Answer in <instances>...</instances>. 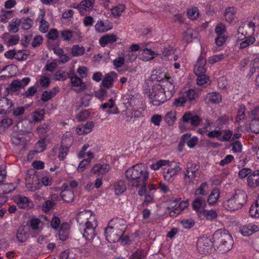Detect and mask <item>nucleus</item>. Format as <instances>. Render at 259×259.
Returning <instances> with one entry per match:
<instances>
[{"label": "nucleus", "instance_id": "obj_1", "mask_svg": "<svg viewBox=\"0 0 259 259\" xmlns=\"http://www.w3.org/2000/svg\"><path fill=\"white\" fill-rule=\"evenodd\" d=\"M78 229L85 240L91 241L96 236L95 229L98 225L96 215L90 210L79 212L76 216Z\"/></svg>", "mask_w": 259, "mask_h": 259}, {"label": "nucleus", "instance_id": "obj_2", "mask_svg": "<svg viewBox=\"0 0 259 259\" xmlns=\"http://www.w3.org/2000/svg\"><path fill=\"white\" fill-rule=\"evenodd\" d=\"M145 92L154 106H159L166 101L165 89L158 82H149L145 87Z\"/></svg>", "mask_w": 259, "mask_h": 259}, {"label": "nucleus", "instance_id": "obj_3", "mask_svg": "<svg viewBox=\"0 0 259 259\" xmlns=\"http://www.w3.org/2000/svg\"><path fill=\"white\" fill-rule=\"evenodd\" d=\"M214 246L219 251L225 253L230 250L234 244L232 235L228 230L218 229L215 231L212 237Z\"/></svg>", "mask_w": 259, "mask_h": 259}, {"label": "nucleus", "instance_id": "obj_4", "mask_svg": "<svg viewBox=\"0 0 259 259\" xmlns=\"http://www.w3.org/2000/svg\"><path fill=\"white\" fill-rule=\"evenodd\" d=\"M125 176L128 180L131 181L133 187H139V183L147 181L149 177V172L146 166L142 163L138 164L128 168Z\"/></svg>", "mask_w": 259, "mask_h": 259}, {"label": "nucleus", "instance_id": "obj_5", "mask_svg": "<svg viewBox=\"0 0 259 259\" xmlns=\"http://www.w3.org/2000/svg\"><path fill=\"white\" fill-rule=\"evenodd\" d=\"M248 197L246 193L241 190H237L230 197L224 201V206L226 209L234 212L239 210L246 203Z\"/></svg>", "mask_w": 259, "mask_h": 259}, {"label": "nucleus", "instance_id": "obj_6", "mask_svg": "<svg viewBox=\"0 0 259 259\" xmlns=\"http://www.w3.org/2000/svg\"><path fill=\"white\" fill-rule=\"evenodd\" d=\"M117 221V218L113 219L109 222L108 226L105 229V236L109 242H117L123 237L125 228L118 229V226L115 225Z\"/></svg>", "mask_w": 259, "mask_h": 259}, {"label": "nucleus", "instance_id": "obj_7", "mask_svg": "<svg viewBox=\"0 0 259 259\" xmlns=\"http://www.w3.org/2000/svg\"><path fill=\"white\" fill-rule=\"evenodd\" d=\"M167 166L168 167L165 168L163 172V177L164 180L169 183H172L181 170V167L179 166V163L170 161Z\"/></svg>", "mask_w": 259, "mask_h": 259}, {"label": "nucleus", "instance_id": "obj_8", "mask_svg": "<svg viewBox=\"0 0 259 259\" xmlns=\"http://www.w3.org/2000/svg\"><path fill=\"white\" fill-rule=\"evenodd\" d=\"M212 245H214L213 241L207 237H201L198 239L197 242V248L198 252L202 254H207L211 250Z\"/></svg>", "mask_w": 259, "mask_h": 259}, {"label": "nucleus", "instance_id": "obj_9", "mask_svg": "<svg viewBox=\"0 0 259 259\" xmlns=\"http://www.w3.org/2000/svg\"><path fill=\"white\" fill-rule=\"evenodd\" d=\"M256 26L252 21H247L242 23L237 29L238 35L246 36L247 35H254Z\"/></svg>", "mask_w": 259, "mask_h": 259}, {"label": "nucleus", "instance_id": "obj_10", "mask_svg": "<svg viewBox=\"0 0 259 259\" xmlns=\"http://www.w3.org/2000/svg\"><path fill=\"white\" fill-rule=\"evenodd\" d=\"M206 206L204 198L201 196H196L192 202V207L198 214H201Z\"/></svg>", "mask_w": 259, "mask_h": 259}, {"label": "nucleus", "instance_id": "obj_11", "mask_svg": "<svg viewBox=\"0 0 259 259\" xmlns=\"http://www.w3.org/2000/svg\"><path fill=\"white\" fill-rule=\"evenodd\" d=\"M14 201L18 206L22 209H29L32 207L33 203L29 198L21 195H17L14 198Z\"/></svg>", "mask_w": 259, "mask_h": 259}, {"label": "nucleus", "instance_id": "obj_12", "mask_svg": "<svg viewBox=\"0 0 259 259\" xmlns=\"http://www.w3.org/2000/svg\"><path fill=\"white\" fill-rule=\"evenodd\" d=\"M113 27L112 23L108 19H99L95 25L97 32L102 33L111 30Z\"/></svg>", "mask_w": 259, "mask_h": 259}, {"label": "nucleus", "instance_id": "obj_13", "mask_svg": "<svg viewBox=\"0 0 259 259\" xmlns=\"http://www.w3.org/2000/svg\"><path fill=\"white\" fill-rule=\"evenodd\" d=\"M111 167L109 164L97 163L91 169V172L98 177H103L110 170Z\"/></svg>", "mask_w": 259, "mask_h": 259}, {"label": "nucleus", "instance_id": "obj_14", "mask_svg": "<svg viewBox=\"0 0 259 259\" xmlns=\"http://www.w3.org/2000/svg\"><path fill=\"white\" fill-rule=\"evenodd\" d=\"M182 120L184 123H190L191 125L194 126H198L202 121L199 116L193 115L190 112H186L183 115Z\"/></svg>", "mask_w": 259, "mask_h": 259}, {"label": "nucleus", "instance_id": "obj_15", "mask_svg": "<svg viewBox=\"0 0 259 259\" xmlns=\"http://www.w3.org/2000/svg\"><path fill=\"white\" fill-rule=\"evenodd\" d=\"M164 83L162 84L163 88L165 89L166 96L167 100H169L175 94L176 92L175 85L172 78L169 77L167 79L165 80L163 82Z\"/></svg>", "mask_w": 259, "mask_h": 259}, {"label": "nucleus", "instance_id": "obj_16", "mask_svg": "<svg viewBox=\"0 0 259 259\" xmlns=\"http://www.w3.org/2000/svg\"><path fill=\"white\" fill-rule=\"evenodd\" d=\"M258 230V226L251 223L241 226L239 228V232L244 236H249Z\"/></svg>", "mask_w": 259, "mask_h": 259}, {"label": "nucleus", "instance_id": "obj_17", "mask_svg": "<svg viewBox=\"0 0 259 259\" xmlns=\"http://www.w3.org/2000/svg\"><path fill=\"white\" fill-rule=\"evenodd\" d=\"M238 40L241 41L239 44V49H244L253 45L256 41V39L254 36L252 35H247L246 36H243V37L239 35Z\"/></svg>", "mask_w": 259, "mask_h": 259}, {"label": "nucleus", "instance_id": "obj_18", "mask_svg": "<svg viewBox=\"0 0 259 259\" xmlns=\"http://www.w3.org/2000/svg\"><path fill=\"white\" fill-rule=\"evenodd\" d=\"M118 39L117 35L114 34H107L101 36L99 40L100 45L102 47L116 42Z\"/></svg>", "mask_w": 259, "mask_h": 259}, {"label": "nucleus", "instance_id": "obj_19", "mask_svg": "<svg viewBox=\"0 0 259 259\" xmlns=\"http://www.w3.org/2000/svg\"><path fill=\"white\" fill-rule=\"evenodd\" d=\"M206 60L202 55L198 58L196 64L194 67V72L196 74L200 73H205L206 72Z\"/></svg>", "mask_w": 259, "mask_h": 259}, {"label": "nucleus", "instance_id": "obj_20", "mask_svg": "<svg viewBox=\"0 0 259 259\" xmlns=\"http://www.w3.org/2000/svg\"><path fill=\"white\" fill-rule=\"evenodd\" d=\"M13 105L12 101L7 98L0 99V114H6L9 112Z\"/></svg>", "mask_w": 259, "mask_h": 259}, {"label": "nucleus", "instance_id": "obj_21", "mask_svg": "<svg viewBox=\"0 0 259 259\" xmlns=\"http://www.w3.org/2000/svg\"><path fill=\"white\" fill-rule=\"evenodd\" d=\"M204 100L207 103L219 104L222 100V96L219 93L213 92L208 93Z\"/></svg>", "mask_w": 259, "mask_h": 259}, {"label": "nucleus", "instance_id": "obj_22", "mask_svg": "<svg viewBox=\"0 0 259 259\" xmlns=\"http://www.w3.org/2000/svg\"><path fill=\"white\" fill-rule=\"evenodd\" d=\"M247 184L251 188L259 187V170L254 171L248 176Z\"/></svg>", "mask_w": 259, "mask_h": 259}, {"label": "nucleus", "instance_id": "obj_23", "mask_svg": "<svg viewBox=\"0 0 259 259\" xmlns=\"http://www.w3.org/2000/svg\"><path fill=\"white\" fill-rule=\"evenodd\" d=\"M95 125L93 121H88L85 124L80 125L76 128V133L82 135L90 133Z\"/></svg>", "mask_w": 259, "mask_h": 259}, {"label": "nucleus", "instance_id": "obj_24", "mask_svg": "<svg viewBox=\"0 0 259 259\" xmlns=\"http://www.w3.org/2000/svg\"><path fill=\"white\" fill-rule=\"evenodd\" d=\"M29 233L27 229L25 226L19 227L16 233V238L20 242H24L29 237Z\"/></svg>", "mask_w": 259, "mask_h": 259}, {"label": "nucleus", "instance_id": "obj_25", "mask_svg": "<svg viewBox=\"0 0 259 259\" xmlns=\"http://www.w3.org/2000/svg\"><path fill=\"white\" fill-rule=\"evenodd\" d=\"M71 83L73 87L78 88V89L75 90L77 93L82 92L87 89L86 84L78 76H75L72 77L71 78Z\"/></svg>", "mask_w": 259, "mask_h": 259}, {"label": "nucleus", "instance_id": "obj_26", "mask_svg": "<svg viewBox=\"0 0 259 259\" xmlns=\"http://www.w3.org/2000/svg\"><path fill=\"white\" fill-rule=\"evenodd\" d=\"M101 108L103 110L109 109V110L107 111L109 114H118L119 113V110L117 107H115V102L112 98H110L108 102L102 104Z\"/></svg>", "mask_w": 259, "mask_h": 259}, {"label": "nucleus", "instance_id": "obj_27", "mask_svg": "<svg viewBox=\"0 0 259 259\" xmlns=\"http://www.w3.org/2000/svg\"><path fill=\"white\" fill-rule=\"evenodd\" d=\"M220 196V190L218 188L212 189L207 199L209 205L212 206L218 202Z\"/></svg>", "mask_w": 259, "mask_h": 259}, {"label": "nucleus", "instance_id": "obj_28", "mask_svg": "<svg viewBox=\"0 0 259 259\" xmlns=\"http://www.w3.org/2000/svg\"><path fill=\"white\" fill-rule=\"evenodd\" d=\"M65 63L64 58L61 59H55L52 62L47 61L45 69L49 72H52L57 68L58 64Z\"/></svg>", "mask_w": 259, "mask_h": 259}, {"label": "nucleus", "instance_id": "obj_29", "mask_svg": "<svg viewBox=\"0 0 259 259\" xmlns=\"http://www.w3.org/2000/svg\"><path fill=\"white\" fill-rule=\"evenodd\" d=\"M187 101L191 102L198 97V92L194 89H189L182 94Z\"/></svg>", "mask_w": 259, "mask_h": 259}, {"label": "nucleus", "instance_id": "obj_30", "mask_svg": "<svg viewBox=\"0 0 259 259\" xmlns=\"http://www.w3.org/2000/svg\"><path fill=\"white\" fill-rule=\"evenodd\" d=\"M236 13V8L234 7L227 8L224 15L226 20L229 23L232 22L235 18Z\"/></svg>", "mask_w": 259, "mask_h": 259}, {"label": "nucleus", "instance_id": "obj_31", "mask_svg": "<svg viewBox=\"0 0 259 259\" xmlns=\"http://www.w3.org/2000/svg\"><path fill=\"white\" fill-rule=\"evenodd\" d=\"M156 53L155 52L153 51L151 49L146 48L143 50L141 54V59L143 61H148L153 59Z\"/></svg>", "mask_w": 259, "mask_h": 259}, {"label": "nucleus", "instance_id": "obj_32", "mask_svg": "<svg viewBox=\"0 0 259 259\" xmlns=\"http://www.w3.org/2000/svg\"><path fill=\"white\" fill-rule=\"evenodd\" d=\"M170 76H167L165 73H160L158 71H156L155 74L152 75V81L150 82H158L161 84L164 83L163 82L165 80L167 79Z\"/></svg>", "mask_w": 259, "mask_h": 259}, {"label": "nucleus", "instance_id": "obj_33", "mask_svg": "<svg viewBox=\"0 0 259 259\" xmlns=\"http://www.w3.org/2000/svg\"><path fill=\"white\" fill-rule=\"evenodd\" d=\"M112 73H114V72H112L111 73L106 74L103 79L101 84L104 88L109 89L113 86L114 80L113 76L111 74Z\"/></svg>", "mask_w": 259, "mask_h": 259}, {"label": "nucleus", "instance_id": "obj_34", "mask_svg": "<svg viewBox=\"0 0 259 259\" xmlns=\"http://www.w3.org/2000/svg\"><path fill=\"white\" fill-rule=\"evenodd\" d=\"M147 252L144 249H137L130 256L129 259H146Z\"/></svg>", "mask_w": 259, "mask_h": 259}, {"label": "nucleus", "instance_id": "obj_35", "mask_svg": "<svg viewBox=\"0 0 259 259\" xmlns=\"http://www.w3.org/2000/svg\"><path fill=\"white\" fill-rule=\"evenodd\" d=\"M198 174L194 172L190 171L189 174H187V171H185L184 174V181L186 184L190 185L193 183L196 178L198 177Z\"/></svg>", "mask_w": 259, "mask_h": 259}, {"label": "nucleus", "instance_id": "obj_36", "mask_svg": "<svg viewBox=\"0 0 259 259\" xmlns=\"http://www.w3.org/2000/svg\"><path fill=\"white\" fill-rule=\"evenodd\" d=\"M199 168L200 165L198 162H188L186 165V170L187 171V174H189L190 171H192L199 175Z\"/></svg>", "mask_w": 259, "mask_h": 259}, {"label": "nucleus", "instance_id": "obj_37", "mask_svg": "<svg viewBox=\"0 0 259 259\" xmlns=\"http://www.w3.org/2000/svg\"><path fill=\"white\" fill-rule=\"evenodd\" d=\"M170 163L169 160L160 159L150 165V167L152 170H157L164 166H167Z\"/></svg>", "mask_w": 259, "mask_h": 259}, {"label": "nucleus", "instance_id": "obj_38", "mask_svg": "<svg viewBox=\"0 0 259 259\" xmlns=\"http://www.w3.org/2000/svg\"><path fill=\"white\" fill-rule=\"evenodd\" d=\"M201 214H203L207 220L212 221L218 217V213L213 209H204Z\"/></svg>", "mask_w": 259, "mask_h": 259}, {"label": "nucleus", "instance_id": "obj_39", "mask_svg": "<svg viewBox=\"0 0 259 259\" xmlns=\"http://www.w3.org/2000/svg\"><path fill=\"white\" fill-rule=\"evenodd\" d=\"M115 192L116 195H120L125 191L126 187L123 181L120 180L115 184Z\"/></svg>", "mask_w": 259, "mask_h": 259}, {"label": "nucleus", "instance_id": "obj_40", "mask_svg": "<svg viewBox=\"0 0 259 259\" xmlns=\"http://www.w3.org/2000/svg\"><path fill=\"white\" fill-rule=\"evenodd\" d=\"M94 0H82L78 6V8L81 10H90L94 7Z\"/></svg>", "mask_w": 259, "mask_h": 259}, {"label": "nucleus", "instance_id": "obj_41", "mask_svg": "<svg viewBox=\"0 0 259 259\" xmlns=\"http://www.w3.org/2000/svg\"><path fill=\"white\" fill-rule=\"evenodd\" d=\"M197 77V84L199 86L205 87L207 84L208 77L205 73L196 74Z\"/></svg>", "mask_w": 259, "mask_h": 259}, {"label": "nucleus", "instance_id": "obj_42", "mask_svg": "<svg viewBox=\"0 0 259 259\" xmlns=\"http://www.w3.org/2000/svg\"><path fill=\"white\" fill-rule=\"evenodd\" d=\"M21 21L19 19L14 20L13 19L8 27V30L11 32L16 33L19 30V27L20 25Z\"/></svg>", "mask_w": 259, "mask_h": 259}, {"label": "nucleus", "instance_id": "obj_43", "mask_svg": "<svg viewBox=\"0 0 259 259\" xmlns=\"http://www.w3.org/2000/svg\"><path fill=\"white\" fill-rule=\"evenodd\" d=\"M13 123V120L10 118H6L0 121V133L4 132Z\"/></svg>", "mask_w": 259, "mask_h": 259}, {"label": "nucleus", "instance_id": "obj_44", "mask_svg": "<svg viewBox=\"0 0 259 259\" xmlns=\"http://www.w3.org/2000/svg\"><path fill=\"white\" fill-rule=\"evenodd\" d=\"M19 21H21L20 25H21L22 28L24 30L29 29L33 24L32 20L28 17L22 18L19 19Z\"/></svg>", "mask_w": 259, "mask_h": 259}, {"label": "nucleus", "instance_id": "obj_45", "mask_svg": "<svg viewBox=\"0 0 259 259\" xmlns=\"http://www.w3.org/2000/svg\"><path fill=\"white\" fill-rule=\"evenodd\" d=\"M245 106L243 104H241L238 107L236 118V120L237 122L240 123L244 119L245 117Z\"/></svg>", "mask_w": 259, "mask_h": 259}, {"label": "nucleus", "instance_id": "obj_46", "mask_svg": "<svg viewBox=\"0 0 259 259\" xmlns=\"http://www.w3.org/2000/svg\"><path fill=\"white\" fill-rule=\"evenodd\" d=\"M84 52L85 48L82 46L79 47L78 45H73L71 48V54L75 57L82 56Z\"/></svg>", "mask_w": 259, "mask_h": 259}, {"label": "nucleus", "instance_id": "obj_47", "mask_svg": "<svg viewBox=\"0 0 259 259\" xmlns=\"http://www.w3.org/2000/svg\"><path fill=\"white\" fill-rule=\"evenodd\" d=\"M2 14L0 15V21L4 23L8 22V20L13 16V11L10 10H2Z\"/></svg>", "mask_w": 259, "mask_h": 259}, {"label": "nucleus", "instance_id": "obj_48", "mask_svg": "<svg viewBox=\"0 0 259 259\" xmlns=\"http://www.w3.org/2000/svg\"><path fill=\"white\" fill-rule=\"evenodd\" d=\"M199 10L197 7H192L187 11L188 17L192 20L196 19L199 16Z\"/></svg>", "mask_w": 259, "mask_h": 259}, {"label": "nucleus", "instance_id": "obj_49", "mask_svg": "<svg viewBox=\"0 0 259 259\" xmlns=\"http://www.w3.org/2000/svg\"><path fill=\"white\" fill-rule=\"evenodd\" d=\"M125 10V7L123 5L120 4L111 9V13L115 17L120 16Z\"/></svg>", "mask_w": 259, "mask_h": 259}, {"label": "nucleus", "instance_id": "obj_50", "mask_svg": "<svg viewBox=\"0 0 259 259\" xmlns=\"http://www.w3.org/2000/svg\"><path fill=\"white\" fill-rule=\"evenodd\" d=\"M250 215L254 218H259V205L255 202L250 207L249 210Z\"/></svg>", "mask_w": 259, "mask_h": 259}, {"label": "nucleus", "instance_id": "obj_51", "mask_svg": "<svg viewBox=\"0 0 259 259\" xmlns=\"http://www.w3.org/2000/svg\"><path fill=\"white\" fill-rule=\"evenodd\" d=\"M176 120V113L170 111L165 116V121L169 125H172Z\"/></svg>", "mask_w": 259, "mask_h": 259}, {"label": "nucleus", "instance_id": "obj_52", "mask_svg": "<svg viewBox=\"0 0 259 259\" xmlns=\"http://www.w3.org/2000/svg\"><path fill=\"white\" fill-rule=\"evenodd\" d=\"M91 115V112L89 110L84 109L81 110L77 115L76 118L79 121H84Z\"/></svg>", "mask_w": 259, "mask_h": 259}, {"label": "nucleus", "instance_id": "obj_53", "mask_svg": "<svg viewBox=\"0 0 259 259\" xmlns=\"http://www.w3.org/2000/svg\"><path fill=\"white\" fill-rule=\"evenodd\" d=\"M207 187V184L206 182L202 183L199 187L196 189L194 195L195 196L201 195L205 196L207 194L206 191L205 190V188Z\"/></svg>", "mask_w": 259, "mask_h": 259}, {"label": "nucleus", "instance_id": "obj_54", "mask_svg": "<svg viewBox=\"0 0 259 259\" xmlns=\"http://www.w3.org/2000/svg\"><path fill=\"white\" fill-rule=\"evenodd\" d=\"M32 120L34 122H38L44 119V111L43 110L35 111L31 115Z\"/></svg>", "mask_w": 259, "mask_h": 259}, {"label": "nucleus", "instance_id": "obj_55", "mask_svg": "<svg viewBox=\"0 0 259 259\" xmlns=\"http://www.w3.org/2000/svg\"><path fill=\"white\" fill-rule=\"evenodd\" d=\"M214 31L217 35H226V26L223 23H220L216 25Z\"/></svg>", "mask_w": 259, "mask_h": 259}, {"label": "nucleus", "instance_id": "obj_56", "mask_svg": "<svg viewBox=\"0 0 259 259\" xmlns=\"http://www.w3.org/2000/svg\"><path fill=\"white\" fill-rule=\"evenodd\" d=\"M154 201V195L152 194L146 193L145 195V199L143 201L141 206L143 207H147L150 203Z\"/></svg>", "mask_w": 259, "mask_h": 259}, {"label": "nucleus", "instance_id": "obj_57", "mask_svg": "<svg viewBox=\"0 0 259 259\" xmlns=\"http://www.w3.org/2000/svg\"><path fill=\"white\" fill-rule=\"evenodd\" d=\"M41 224L42 222L39 219L34 218L30 220L29 226L32 230H39V226Z\"/></svg>", "mask_w": 259, "mask_h": 259}, {"label": "nucleus", "instance_id": "obj_58", "mask_svg": "<svg viewBox=\"0 0 259 259\" xmlns=\"http://www.w3.org/2000/svg\"><path fill=\"white\" fill-rule=\"evenodd\" d=\"M35 148L36 149L35 150H36L38 153L44 151L46 148L45 139H41L39 140L35 144Z\"/></svg>", "mask_w": 259, "mask_h": 259}, {"label": "nucleus", "instance_id": "obj_59", "mask_svg": "<svg viewBox=\"0 0 259 259\" xmlns=\"http://www.w3.org/2000/svg\"><path fill=\"white\" fill-rule=\"evenodd\" d=\"M10 88L13 91H18L20 89L23 88V85L21 83L20 79L13 80L10 83Z\"/></svg>", "mask_w": 259, "mask_h": 259}, {"label": "nucleus", "instance_id": "obj_60", "mask_svg": "<svg viewBox=\"0 0 259 259\" xmlns=\"http://www.w3.org/2000/svg\"><path fill=\"white\" fill-rule=\"evenodd\" d=\"M37 91V87L35 85L29 87L28 90L23 94V95L27 98H32Z\"/></svg>", "mask_w": 259, "mask_h": 259}, {"label": "nucleus", "instance_id": "obj_61", "mask_svg": "<svg viewBox=\"0 0 259 259\" xmlns=\"http://www.w3.org/2000/svg\"><path fill=\"white\" fill-rule=\"evenodd\" d=\"M187 102L186 98L182 94V96L175 99L174 105L177 107H184Z\"/></svg>", "mask_w": 259, "mask_h": 259}, {"label": "nucleus", "instance_id": "obj_62", "mask_svg": "<svg viewBox=\"0 0 259 259\" xmlns=\"http://www.w3.org/2000/svg\"><path fill=\"white\" fill-rule=\"evenodd\" d=\"M212 122L208 119H205L202 128L198 129L197 132L201 135H205L207 132V128L211 126Z\"/></svg>", "mask_w": 259, "mask_h": 259}, {"label": "nucleus", "instance_id": "obj_63", "mask_svg": "<svg viewBox=\"0 0 259 259\" xmlns=\"http://www.w3.org/2000/svg\"><path fill=\"white\" fill-rule=\"evenodd\" d=\"M19 40L20 37L18 35H13L9 38L6 44L9 47L13 46L18 44Z\"/></svg>", "mask_w": 259, "mask_h": 259}, {"label": "nucleus", "instance_id": "obj_64", "mask_svg": "<svg viewBox=\"0 0 259 259\" xmlns=\"http://www.w3.org/2000/svg\"><path fill=\"white\" fill-rule=\"evenodd\" d=\"M225 57L224 54H220L218 55H214L210 57L208 59V62L210 64H214L220 61H221Z\"/></svg>", "mask_w": 259, "mask_h": 259}]
</instances>
